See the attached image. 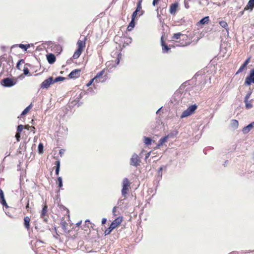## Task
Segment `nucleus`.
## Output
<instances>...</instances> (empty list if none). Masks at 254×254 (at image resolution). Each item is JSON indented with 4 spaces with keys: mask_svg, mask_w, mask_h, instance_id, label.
<instances>
[{
    "mask_svg": "<svg viewBox=\"0 0 254 254\" xmlns=\"http://www.w3.org/2000/svg\"><path fill=\"white\" fill-rule=\"evenodd\" d=\"M123 218L122 217H118L116 218L110 224V226L106 229L104 232L105 236L108 235L111 233L112 231L115 229L118 225H119L122 222Z\"/></svg>",
    "mask_w": 254,
    "mask_h": 254,
    "instance_id": "obj_1",
    "label": "nucleus"
},
{
    "mask_svg": "<svg viewBox=\"0 0 254 254\" xmlns=\"http://www.w3.org/2000/svg\"><path fill=\"white\" fill-rule=\"evenodd\" d=\"M130 186V183L128 179L127 178H125L123 180L122 182V195L124 197V199L127 198V195L129 191V188Z\"/></svg>",
    "mask_w": 254,
    "mask_h": 254,
    "instance_id": "obj_2",
    "label": "nucleus"
},
{
    "mask_svg": "<svg viewBox=\"0 0 254 254\" xmlns=\"http://www.w3.org/2000/svg\"><path fill=\"white\" fill-rule=\"evenodd\" d=\"M104 73L105 69H103L96 74L94 77V79H95V82L96 83H104L106 81L108 76L107 74H104Z\"/></svg>",
    "mask_w": 254,
    "mask_h": 254,
    "instance_id": "obj_3",
    "label": "nucleus"
},
{
    "mask_svg": "<svg viewBox=\"0 0 254 254\" xmlns=\"http://www.w3.org/2000/svg\"><path fill=\"white\" fill-rule=\"evenodd\" d=\"M140 163L141 159L139 156L135 153H133L129 160V165L137 168L140 166Z\"/></svg>",
    "mask_w": 254,
    "mask_h": 254,
    "instance_id": "obj_4",
    "label": "nucleus"
},
{
    "mask_svg": "<svg viewBox=\"0 0 254 254\" xmlns=\"http://www.w3.org/2000/svg\"><path fill=\"white\" fill-rule=\"evenodd\" d=\"M197 105L193 104L189 107L187 109L184 111L181 115V118H184L192 114L196 110Z\"/></svg>",
    "mask_w": 254,
    "mask_h": 254,
    "instance_id": "obj_5",
    "label": "nucleus"
},
{
    "mask_svg": "<svg viewBox=\"0 0 254 254\" xmlns=\"http://www.w3.org/2000/svg\"><path fill=\"white\" fill-rule=\"evenodd\" d=\"M16 83V80L10 77L2 79L0 82L1 85L5 87H11Z\"/></svg>",
    "mask_w": 254,
    "mask_h": 254,
    "instance_id": "obj_6",
    "label": "nucleus"
},
{
    "mask_svg": "<svg viewBox=\"0 0 254 254\" xmlns=\"http://www.w3.org/2000/svg\"><path fill=\"white\" fill-rule=\"evenodd\" d=\"M142 1H138L137 2L136 7L131 15L132 17L135 18L137 15L138 16H140L144 13V11L142 9Z\"/></svg>",
    "mask_w": 254,
    "mask_h": 254,
    "instance_id": "obj_7",
    "label": "nucleus"
},
{
    "mask_svg": "<svg viewBox=\"0 0 254 254\" xmlns=\"http://www.w3.org/2000/svg\"><path fill=\"white\" fill-rule=\"evenodd\" d=\"M252 83H254V68L250 70V73L246 77L245 84L247 85H250Z\"/></svg>",
    "mask_w": 254,
    "mask_h": 254,
    "instance_id": "obj_8",
    "label": "nucleus"
},
{
    "mask_svg": "<svg viewBox=\"0 0 254 254\" xmlns=\"http://www.w3.org/2000/svg\"><path fill=\"white\" fill-rule=\"evenodd\" d=\"M53 84H54L53 82V77L50 76L42 82L40 87L41 88L47 89Z\"/></svg>",
    "mask_w": 254,
    "mask_h": 254,
    "instance_id": "obj_9",
    "label": "nucleus"
},
{
    "mask_svg": "<svg viewBox=\"0 0 254 254\" xmlns=\"http://www.w3.org/2000/svg\"><path fill=\"white\" fill-rule=\"evenodd\" d=\"M187 89L188 88L185 90V92L184 93H182L181 94V96H183L182 99L185 96L188 97L191 96L193 94V91H194V90H200L199 87L198 86L192 87L191 89L189 91H188Z\"/></svg>",
    "mask_w": 254,
    "mask_h": 254,
    "instance_id": "obj_10",
    "label": "nucleus"
},
{
    "mask_svg": "<svg viewBox=\"0 0 254 254\" xmlns=\"http://www.w3.org/2000/svg\"><path fill=\"white\" fill-rule=\"evenodd\" d=\"M81 73L80 69H75L72 70L68 74V77L69 78H76L80 76Z\"/></svg>",
    "mask_w": 254,
    "mask_h": 254,
    "instance_id": "obj_11",
    "label": "nucleus"
},
{
    "mask_svg": "<svg viewBox=\"0 0 254 254\" xmlns=\"http://www.w3.org/2000/svg\"><path fill=\"white\" fill-rule=\"evenodd\" d=\"M250 59L251 57H249L246 60L244 63L242 64V65L240 67L238 71L236 72V74H238L243 71V70L246 67L247 65L250 63Z\"/></svg>",
    "mask_w": 254,
    "mask_h": 254,
    "instance_id": "obj_12",
    "label": "nucleus"
},
{
    "mask_svg": "<svg viewBox=\"0 0 254 254\" xmlns=\"http://www.w3.org/2000/svg\"><path fill=\"white\" fill-rule=\"evenodd\" d=\"M87 40L86 37H84L82 40H78L77 44L78 45V48L83 50V49L85 47L86 41Z\"/></svg>",
    "mask_w": 254,
    "mask_h": 254,
    "instance_id": "obj_13",
    "label": "nucleus"
},
{
    "mask_svg": "<svg viewBox=\"0 0 254 254\" xmlns=\"http://www.w3.org/2000/svg\"><path fill=\"white\" fill-rule=\"evenodd\" d=\"M0 203H1V204L6 208L8 207V206L4 198V193L1 189H0Z\"/></svg>",
    "mask_w": 254,
    "mask_h": 254,
    "instance_id": "obj_14",
    "label": "nucleus"
},
{
    "mask_svg": "<svg viewBox=\"0 0 254 254\" xmlns=\"http://www.w3.org/2000/svg\"><path fill=\"white\" fill-rule=\"evenodd\" d=\"M178 6H179V4L177 2H175V3H172L170 5V10H169L170 13L171 14H175V13L176 12V11H177V8L178 7Z\"/></svg>",
    "mask_w": 254,
    "mask_h": 254,
    "instance_id": "obj_15",
    "label": "nucleus"
},
{
    "mask_svg": "<svg viewBox=\"0 0 254 254\" xmlns=\"http://www.w3.org/2000/svg\"><path fill=\"white\" fill-rule=\"evenodd\" d=\"M47 60L50 64H53L56 61V56L52 53L49 54L47 55Z\"/></svg>",
    "mask_w": 254,
    "mask_h": 254,
    "instance_id": "obj_16",
    "label": "nucleus"
},
{
    "mask_svg": "<svg viewBox=\"0 0 254 254\" xmlns=\"http://www.w3.org/2000/svg\"><path fill=\"white\" fill-rule=\"evenodd\" d=\"M161 46L162 47V52L163 53H167L170 50V48H169L167 44L163 41V37H161Z\"/></svg>",
    "mask_w": 254,
    "mask_h": 254,
    "instance_id": "obj_17",
    "label": "nucleus"
},
{
    "mask_svg": "<svg viewBox=\"0 0 254 254\" xmlns=\"http://www.w3.org/2000/svg\"><path fill=\"white\" fill-rule=\"evenodd\" d=\"M17 47H18L20 48L23 49L24 51H26L27 50V49L30 47V44H16V45H12L11 46V48L12 49V48H14Z\"/></svg>",
    "mask_w": 254,
    "mask_h": 254,
    "instance_id": "obj_18",
    "label": "nucleus"
},
{
    "mask_svg": "<svg viewBox=\"0 0 254 254\" xmlns=\"http://www.w3.org/2000/svg\"><path fill=\"white\" fill-rule=\"evenodd\" d=\"M205 2V4L202 3L201 1H199V3L200 5H206L207 6V9H212L213 8V6L216 4L215 3L213 2L212 1H204Z\"/></svg>",
    "mask_w": 254,
    "mask_h": 254,
    "instance_id": "obj_19",
    "label": "nucleus"
},
{
    "mask_svg": "<svg viewBox=\"0 0 254 254\" xmlns=\"http://www.w3.org/2000/svg\"><path fill=\"white\" fill-rule=\"evenodd\" d=\"M135 25V18L131 17V21L129 22V23L127 27V31H132V30L134 28Z\"/></svg>",
    "mask_w": 254,
    "mask_h": 254,
    "instance_id": "obj_20",
    "label": "nucleus"
},
{
    "mask_svg": "<svg viewBox=\"0 0 254 254\" xmlns=\"http://www.w3.org/2000/svg\"><path fill=\"white\" fill-rule=\"evenodd\" d=\"M47 209H48V206H47V205H44L42 208V212H41V217L43 218L44 221L46 222L47 221V219L45 218V216L47 212Z\"/></svg>",
    "mask_w": 254,
    "mask_h": 254,
    "instance_id": "obj_21",
    "label": "nucleus"
},
{
    "mask_svg": "<svg viewBox=\"0 0 254 254\" xmlns=\"http://www.w3.org/2000/svg\"><path fill=\"white\" fill-rule=\"evenodd\" d=\"M254 127H253L252 124L250 123L248 126L245 127L243 129L242 132L244 134H247Z\"/></svg>",
    "mask_w": 254,
    "mask_h": 254,
    "instance_id": "obj_22",
    "label": "nucleus"
},
{
    "mask_svg": "<svg viewBox=\"0 0 254 254\" xmlns=\"http://www.w3.org/2000/svg\"><path fill=\"white\" fill-rule=\"evenodd\" d=\"M254 7V1H249L247 5L244 8V10H249L252 11L253 8Z\"/></svg>",
    "mask_w": 254,
    "mask_h": 254,
    "instance_id": "obj_23",
    "label": "nucleus"
},
{
    "mask_svg": "<svg viewBox=\"0 0 254 254\" xmlns=\"http://www.w3.org/2000/svg\"><path fill=\"white\" fill-rule=\"evenodd\" d=\"M30 219L28 216H26L24 218V225L27 230L30 228Z\"/></svg>",
    "mask_w": 254,
    "mask_h": 254,
    "instance_id": "obj_24",
    "label": "nucleus"
},
{
    "mask_svg": "<svg viewBox=\"0 0 254 254\" xmlns=\"http://www.w3.org/2000/svg\"><path fill=\"white\" fill-rule=\"evenodd\" d=\"M164 169L165 171L166 170V166H162L160 167L157 171V176L159 178V180L162 178V171Z\"/></svg>",
    "mask_w": 254,
    "mask_h": 254,
    "instance_id": "obj_25",
    "label": "nucleus"
},
{
    "mask_svg": "<svg viewBox=\"0 0 254 254\" xmlns=\"http://www.w3.org/2000/svg\"><path fill=\"white\" fill-rule=\"evenodd\" d=\"M55 165V174L56 175H58L60 170V161L59 160L56 161Z\"/></svg>",
    "mask_w": 254,
    "mask_h": 254,
    "instance_id": "obj_26",
    "label": "nucleus"
},
{
    "mask_svg": "<svg viewBox=\"0 0 254 254\" xmlns=\"http://www.w3.org/2000/svg\"><path fill=\"white\" fill-rule=\"evenodd\" d=\"M83 51L82 50L77 48V49L75 51L74 53L73 54V55L72 56L73 58L74 59H76L79 58V57L80 56L81 54L82 53V52Z\"/></svg>",
    "mask_w": 254,
    "mask_h": 254,
    "instance_id": "obj_27",
    "label": "nucleus"
},
{
    "mask_svg": "<svg viewBox=\"0 0 254 254\" xmlns=\"http://www.w3.org/2000/svg\"><path fill=\"white\" fill-rule=\"evenodd\" d=\"M168 139V136H165L161 138L158 142V146H162L163 144L166 142Z\"/></svg>",
    "mask_w": 254,
    "mask_h": 254,
    "instance_id": "obj_28",
    "label": "nucleus"
},
{
    "mask_svg": "<svg viewBox=\"0 0 254 254\" xmlns=\"http://www.w3.org/2000/svg\"><path fill=\"white\" fill-rule=\"evenodd\" d=\"M209 16H205L199 21L198 24H200V25H203L206 23H207L209 22Z\"/></svg>",
    "mask_w": 254,
    "mask_h": 254,
    "instance_id": "obj_29",
    "label": "nucleus"
},
{
    "mask_svg": "<svg viewBox=\"0 0 254 254\" xmlns=\"http://www.w3.org/2000/svg\"><path fill=\"white\" fill-rule=\"evenodd\" d=\"M152 139L150 137H146L144 136L143 137V142L146 145H149L151 144Z\"/></svg>",
    "mask_w": 254,
    "mask_h": 254,
    "instance_id": "obj_30",
    "label": "nucleus"
},
{
    "mask_svg": "<svg viewBox=\"0 0 254 254\" xmlns=\"http://www.w3.org/2000/svg\"><path fill=\"white\" fill-rule=\"evenodd\" d=\"M252 101V100H244V102L245 103V107L247 109H250L253 107V104L251 103Z\"/></svg>",
    "mask_w": 254,
    "mask_h": 254,
    "instance_id": "obj_31",
    "label": "nucleus"
},
{
    "mask_svg": "<svg viewBox=\"0 0 254 254\" xmlns=\"http://www.w3.org/2000/svg\"><path fill=\"white\" fill-rule=\"evenodd\" d=\"M32 107V104H30L28 106H27L21 113V116H24L27 114L29 111Z\"/></svg>",
    "mask_w": 254,
    "mask_h": 254,
    "instance_id": "obj_32",
    "label": "nucleus"
},
{
    "mask_svg": "<svg viewBox=\"0 0 254 254\" xmlns=\"http://www.w3.org/2000/svg\"><path fill=\"white\" fill-rule=\"evenodd\" d=\"M65 77L61 76H57L55 79H54V78L53 77V83H54L59 81H64V80H65Z\"/></svg>",
    "mask_w": 254,
    "mask_h": 254,
    "instance_id": "obj_33",
    "label": "nucleus"
},
{
    "mask_svg": "<svg viewBox=\"0 0 254 254\" xmlns=\"http://www.w3.org/2000/svg\"><path fill=\"white\" fill-rule=\"evenodd\" d=\"M57 184H58V187L60 188V189H62V187H63V179H62V178L61 177H59L57 179Z\"/></svg>",
    "mask_w": 254,
    "mask_h": 254,
    "instance_id": "obj_34",
    "label": "nucleus"
},
{
    "mask_svg": "<svg viewBox=\"0 0 254 254\" xmlns=\"http://www.w3.org/2000/svg\"><path fill=\"white\" fill-rule=\"evenodd\" d=\"M178 130H174L169 133L167 136H168V138H173L176 136L178 134Z\"/></svg>",
    "mask_w": 254,
    "mask_h": 254,
    "instance_id": "obj_35",
    "label": "nucleus"
},
{
    "mask_svg": "<svg viewBox=\"0 0 254 254\" xmlns=\"http://www.w3.org/2000/svg\"><path fill=\"white\" fill-rule=\"evenodd\" d=\"M231 126L235 128H237L239 126L238 121L236 120H232L231 121Z\"/></svg>",
    "mask_w": 254,
    "mask_h": 254,
    "instance_id": "obj_36",
    "label": "nucleus"
},
{
    "mask_svg": "<svg viewBox=\"0 0 254 254\" xmlns=\"http://www.w3.org/2000/svg\"><path fill=\"white\" fill-rule=\"evenodd\" d=\"M181 36H184L183 34H182L181 33H176L173 35V38L174 39H179L181 38Z\"/></svg>",
    "mask_w": 254,
    "mask_h": 254,
    "instance_id": "obj_37",
    "label": "nucleus"
},
{
    "mask_svg": "<svg viewBox=\"0 0 254 254\" xmlns=\"http://www.w3.org/2000/svg\"><path fill=\"white\" fill-rule=\"evenodd\" d=\"M44 146L42 143H40L38 146V152L40 154L43 153Z\"/></svg>",
    "mask_w": 254,
    "mask_h": 254,
    "instance_id": "obj_38",
    "label": "nucleus"
},
{
    "mask_svg": "<svg viewBox=\"0 0 254 254\" xmlns=\"http://www.w3.org/2000/svg\"><path fill=\"white\" fill-rule=\"evenodd\" d=\"M219 24L220 25V26L222 27H223V28H224L225 29H226V28L228 26L227 23L225 21H224V20L220 21H219Z\"/></svg>",
    "mask_w": 254,
    "mask_h": 254,
    "instance_id": "obj_39",
    "label": "nucleus"
},
{
    "mask_svg": "<svg viewBox=\"0 0 254 254\" xmlns=\"http://www.w3.org/2000/svg\"><path fill=\"white\" fill-rule=\"evenodd\" d=\"M95 83H96L95 82V79H94V77L93 78L91 79L88 82V83L86 84V86L89 87L90 85H91L92 84H93L94 86H95Z\"/></svg>",
    "mask_w": 254,
    "mask_h": 254,
    "instance_id": "obj_40",
    "label": "nucleus"
},
{
    "mask_svg": "<svg viewBox=\"0 0 254 254\" xmlns=\"http://www.w3.org/2000/svg\"><path fill=\"white\" fill-rule=\"evenodd\" d=\"M24 63V60H23V59H21L20 60H19L18 61V62L17 63V64H16V68L18 69H20V65L21 64H23Z\"/></svg>",
    "mask_w": 254,
    "mask_h": 254,
    "instance_id": "obj_41",
    "label": "nucleus"
},
{
    "mask_svg": "<svg viewBox=\"0 0 254 254\" xmlns=\"http://www.w3.org/2000/svg\"><path fill=\"white\" fill-rule=\"evenodd\" d=\"M23 129V126L22 125H19L18 126L17 128V133H21V131Z\"/></svg>",
    "mask_w": 254,
    "mask_h": 254,
    "instance_id": "obj_42",
    "label": "nucleus"
},
{
    "mask_svg": "<svg viewBox=\"0 0 254 254\" xmlns=\"http://www.w3.org/2000/svg\"><path fill=\"white\" fill-rule=\"evenodd\" d=\"M61 225L62 226L63 229L64 231H65L66 227L67 226V223L65 221L62 220V221H61Z\"/></svg>",
    "mask_w": 254,
    "mask_h": 254,
    "instance_id": "obj_43",
    "label": "nucleus"
},
{
    "mask_svg": "<svg viewBox=\"0 0 254 254\" xmlns=\"http://www.w3.org/2000/svg\"><path fill=\"white\" fill-rule=\"evenodd\" d=\"M23 74L25 75H27L30 74L29 70L27 67H25L23 70Z\"/></svg>",
    "mask_w": 254,
    "mask_h": 254,
    "instance_id": "obj_44",
    "label": "nucleus"
},
{
    "mask_svg": "<svg viewBox=\"0 0 254 254\" xmlns=\"http://www.w3.org/2000/svg\"><path fill=\"white\" fill-rule=\"evenodd\" d=\"M122 58V54L121 53L119 54L118 55V58L116 60V64H119L120 62V59Z\"/></svg>",
    "mask_w": 254,
    "mask_h": 254,
    "instance_id": "obj_45",
    "label": "nucleus"
},
{
    "mask_svg": "<svg viewBox=\"0 0 254 254\" xmlns=\"http://www.w3.org/2000/svg\"><path fill=\"white\" fill-rule=\"evenodd\" d=\"M252 94V91L249 92L246 95L244 98V100H249V98Z\"/></svg>",
    "mask_w": 254,
    "mask_h": 254,
    "instance_id": "obj_46",
    "label": "nucleus"
},
{
    "mask_svg": "<svg viewBox=\"0 0 254 254\" xmlns=\"http://www.w3.org/2000/svg\"><path fill=\"white\" fill-rule=\"evenodd\" d=\"M15 137L16 138L17 141H19L20 138V133H16L15 134Z\"/></svg>",
    "mask_w": 254,
    "mask_h": 254,
    "instance_id": "obj_47",
    "label": "nucleus"
},
{
    "mask_svg": "<svg viewBox=\"0 0 254 254\" xmlns=\"http://www.w3.org/2000/svg\"><path fill=\"white\" fill-rule=\"evenodd\" d=\"M156 12H157V17L158 18L160 19L161 18V14L159 13V8L157 7L156 9Z\"/></svg>",
    "mask_w": 254,
    "mask_h": 254,
    "instance_id": "obj_48",
    "label": "nucleus"
},
{
    "mask_svg": "<svg viewBox=\"0 0 254 254\" xmlns=\"http://www.w3.org/2000/svg\"><path fill=\"white\" fill-rule=\"evenodd\" d=\"M65 150L64 149H61L59 152L60 155L62 157V155L64 154Z\"/></svg>",
    "mask_w": 254,
    "mask_h": 254,
    "instance_id": "obj_49",
    "label": "nucleus"
},
{
    "mask_svg": "<svg viewBox=\"0 0 254 254\" xmlns=\"http://www.w3.org/2000/svg\"><path fill=\"white\" fill-rule=\"evenodd\" d=\"M106 222H107V219L105 218H103L102 220V225L105 224L106 223Z\"/></svg>",
    "mask_w": 254,
    "mask_h": 254,
    "instance_id": "obj_50",
    "label": "nucleus"
},
{
    "mask_svg": "<svg viewBox=\"0 0 254 254\" xmlns=\"http://www.w3.org/2000/svg\"><path fill=\"white\" fill-rule=\"evenodd\" d=\"M185 1V6L186 8H189L190 6L189 5V3L187 1Z\"/></svg>",
    "mask_w": 254,
    "mask_h": 254,
    "instance_id": "obj_51",
    "label": "nucleus"
},
{
    "mask_svg": "<svg viewBox=\"0 0 254 254\" xmlns=\"http://www.w3.org/2000/svg\"><path fill=\"white\" fill-rule=\"evenodd\" d=\"M116 211V207H114L112 210V212L114 215H116L115 212Z\"/></svg>",
    "mask_w": 254,
    "mask_h": 254,
    "instance_id": "obj_52",
    "label": "nucleus"
},
{
    "mask_svg": "<svg viewBox=\"0 0 254 254\" xmlns=\"http://www.w3.org/2000/svg\"><path fill=\"white\" fill-rule=\"evenodd\" d=\"M89 92H92L93 93H94V91L93 90V89H92L91 88H89L87 90V93H88Z\"/></svg>",
    "mask_w": 254,
    "mask_h": 254,
    "instance_id": "obj_53",
    "label": "nucleus"
},
{
    "mask_svg": "<svg viewBox=\"0 0 254 254\" xmlns=\"http://www.w3.org/2000/svg\"><path fill=\"white\" fill-rule=\"evenodd\" d=\"M127 43H130L132 41V39L130 37H129L128 38H127Z\"/></svg>",
    "mask_w": 254,
    "mask_h": 254,
    "instance_id": "obj_54",
    "label": "nucleus"
},
{
    "mask_svg": "<svg viewBox=\"0 0 254 254\" xmlns=\"http://www.w3.org/2000/svg\"><path fill=\"white\" fill-rule=\"evenodd\" d=\"M159 1H153L152 4L153 6H155L158 3Z\"/></svg>",
    "mask_w": 254,
    "mask_h": 254,
    "instance_id": "obj_55",
    "label": "nucleus"
},
{
    "mask_svg": "<svg viewBox=\"0 0 254 254\" xmlns=\"http://www.w3.org/2000/svg\"><path fill=\"white\" fill-rule=\"evenodd\" d=\"M29 208V199H28L27 200V204H26V208L27 209H28Z\"/></svg>",
    "mask_w": 254,
    "mask_h": 254,
    "instance_id": "obj_56",
    "label": "nucleus"
},
{
    "mask_svg": "<svg viewBox=\"0 0 254 254\" xmlns=\"http://www.w3.org/2000/svg\"><path fill=\"white\" fill-rule=\"evenodd\" d=\"M150 152H148L146 154L145 159H146L147 158H148L150 156Z\"/></svg>",
    "mask_w": 254,
    "mask_h": 254,
    "instance_id": "obj_57",
    "label": "nucleus"
},
{
    "mask_svg": "<svg viewBox=\"0 0 254 254\" xmlns=\"http://www.w3.org/2000/svg\"><path fill=\"white\" fill-rule=\"evenodd\" d=\"M244 11V10L239 12V16H242L243 15Z\"/></svg>",
    "mask_w": 254,
    "mask_h": 254,
    "instance_id": "obj_58",
    "label": "nucleus"
},
{
    "mask_svg": "<svg viewBox=\"0 0 254 254\" xmlns=\"http://www.w3.org/2000/svg\"><path fill=\"white\" fill-rule=\"evenodd\" d=\"M31 130H33V131H34V130L35 129V128L34 127H33V126H31L30 127V128Z\"/></svg>",
    "mask_w": 254,
    "mask_h": 254,
    "instance_id": "obj_59",
    "label": "nucleus"
},
{
    "mask_svg": "<svg viewBox=\"0 0 254 254\" xmlns=\"http://www.w3.org/2000/svg\"><path fill=\"white\" fill-rule=\"evenodd\" d=\"M162 107H161V108H160L156 112V114H159V112L160 111L161 109H162Z\"/></svg>",
    "mask_w": 254,
    "mask_h": 254,
    "instance_id": "obj_60",
    "label": "nucleus"
},
{
    "mask_svg": "<svg viewBox=\"0 0 254 254\" xmlns=\"http://www.w3.org/2000/svg\"><path fill=\"white\" fill-rule=\"evenodd\" d=\"M25 128L29 130L30 128V127L29 126H25Z\"/></svg>",
    "mask_w": 254,
    "mask_h": 254,
    "instance_id": "obj_61",
    "label": "nucleus"
},
{
    "mask_svg": "<svg viewBox=\"0 0 254 254\" xmlns=\"http://www.w3.org/2000/svg\"><path fill=\"white\" fill-rule=\"evenodd\" d=\"M5 48V46H2L1 47V49L3 51H4Z\"/></svg>",
    "mask_w": 254,
    "mask_h": 254,
    "instance_id": "obj_62",
    "label": "nucleus"
},
{
    "mask_svg": "<svg viewBox=\"0 0 254 254\" xmlns=\"http://www.w3.org/2000/svg\"><path fill=\"white\" fill-rule=\"evenodd\" d=\"M81 221L79 222H78L77 223H76V225H77V226H79L81 224Z\"/></svg>",
    "mask_w": 254,
    "mask_h": 254,
    "instance_id": "obj_63",
    "label": "nucleus"
},
{
    "mask_svg": "<svg viewBox=\"0 0 254 254\" xmlns=\"http://www.w3.org/2000/svg\"><path fill=\"white\" fill-rule=\"evenodd\" d=\"M251 124H252L253 127H254V121L252 122Z\"/></svg>",
    "mask_w": 254,
    "mask_h": 254,
    "instance_id": "obj_64",
    "label": "nucleus"
}]
</instances>
